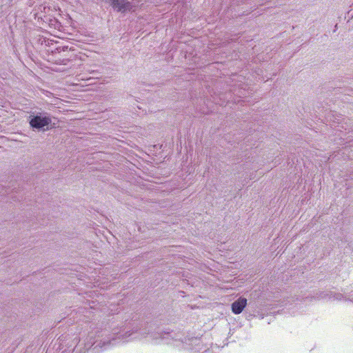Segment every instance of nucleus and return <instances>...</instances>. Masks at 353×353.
Returning a JSON list of instances; mask_svg holds the SVG:
<instances>
[{"label":"nucleus","mask_w":353,"mask_h":353,"mask_svg":"<svg viewBox=\"0 0 353 353\" xmlns=\"http://www.w3.org/2000/svg\"><path fill=\"white\" fill-rule=\"evenodd\" d=\"M202 353H214L212 351L210 350L209 348L206 349Z\"/></svg>","instance_id":"0eeeda50"},{"label":"nucleus","mask_w":353,"mask_h":353,"mask_svg":"<svg viewBox=\"0 0 353 353\" xmlns=\"http://www.w3.org/2000/svg\"><path fill=\"white\" fill-rule=\"evenodd\" d=\"M315 300H342L343 298V294L340 293H336L332 291H319L314 296Z\"/></svg>","instance_id":"7ed1b4c3"},{"label":"nucleus","mask_w":353,"mask_h":353,"mask_svg":"<svg viewBox=\"0 0 353 353\" xmlns=\"http://www.w3.org/2000/svg\"><path fill=\"white\" fill-rule=\"evenodd\" d=\"M97 346H101V342L97 345Z\"/></svg>","instance_id":"9d476101"},{"label":"nucleus","mask_w":353,"mask_h":353,"mask_svg":"<svg viewBox=\"0 0 353 353\" xmlns=\"http://www.w3.org/2000/svg\"><path fill=\"white\" fill-rule=\"evenodd\" d=\"M110 3L117 12H125L132 9L130 1L126 0H110Z\"/></svg>","instance_id":"20e7f679"},{"label":"nucleus","mask_w":353,"mask_h":353,"mask_svg":"<svg viewBox=\"0 0 353 353\" xmlns=\"http://www.w3.org/2000/svg\"><path fill=\"white\" fill-rule=\"evenodd\" d=\"M29 123L31 128L37 130H45V127L48 128V125L51 123L52 119L48 112H32L29 117Z\"/></svg>","instance_id":"f257e3e1"},{"label":"nucleus","mask_w":353,"mask_h":353,"mask_svg":"<svg viewBox=\"0 0 353 353\" xmlns=\"http://www.w3.org/2000/svg\"><path fill=\"white\" fill-rule=\"evenodd\" d=\"M134 332H130L128 331H122V332H114L111 337H109L107 340H104L103 341V344L101 347L106 346L109 344L115 345L117 343V341L122 340V341H128V338L132 335Z\"/></svg>","instance_id":"f03ea898"},{"label":"nucleus","mask_w":353,"mask_h":353,"mask_svg":"<svg viewBox=\"0 0 353 353\" xmlns=\"http://www.w3.org/2000/svg\"><path fill=\"white\" fill-rule=\"evenodd\" d=\"M148 335H150V336L152 338V341L154 343H159L161 342L168 343L170 342V339L171 336L170 332H154L152 333H148Z\"/></svg>","instance_id":"39448f33"},{"label":"nucleus","mask_w":353,"mask_h":353,"mask_svg":"<svg viewBox=\"0 0 353 353\" xmlns=\"http://www.w3.org/2000/svg\"><path fill=\"white\" fill-rule=\"evenodd\" d=\"M345 300H349L350 301H353V298L351 297V296H348V297H345Z\"/></svg>","instance_id":"6e6552de"},{"label":"nucleus","mask_w":353,"mask_h":353,"mask_svg":"<svg viewBox=\"0 0 353 353\" xmlns=\"http://www.w3.org/2000/svg\"><path fill=\"white\" fill-rule=\"evenodd\" d=\"M96 342H94V343H91L90 344H89V347H92Z\"/></svg>","instance_id":"1a4fd4ad"},{"label":"nucleus","mask_w":353,"mask_h":353,"mask_svg":"<svg viewBox=\"0 0 353 353\" xmlns=\"http://www.w3.org/2000/svg\"><path fill=\"white\" fill-rule=\"evenodd\" d=\"M247 305V299L245 298H239L232 304V311L235 314L242 312Z\"/></svg>","instance_id":"423d86ee"}]
</instances>
